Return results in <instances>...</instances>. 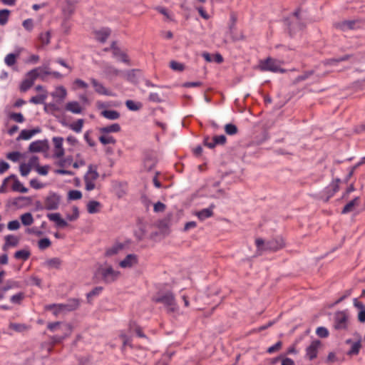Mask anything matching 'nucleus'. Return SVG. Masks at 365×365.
Listing matches in <instances>:
<instances>
[{
	"label": "nucleus",
	"instance_id": "nucleus-1",
	"mask_svg": "<svg viewBox=\"0 0 365 365\" xmlns=\"http://www.w3.org/2000/svg\"><path fill=\"white\" fill-rule=\"evenodd\" d=\"M255 245L257 247V252L262 253L266 251H277L284 247V242L283 239L279 237L268 241H264L262 239L258 238L255 240Z\"/></svg>",
	"mask_w": 365,
	"mask_h": 365
},
{
	"label": "nucleus",
	"instance_id": "nucleus-2",
	"mask_svg": "<svg viewBox=\"0 0 365 365\" xmlns=\"http://www.w3.org/2000/svg\"><path fill=\"white\" fill-rule=\"evenodd\" d=\"M98 178V166L96 165L90 164L88 167L87 172L83 176L85 189L87 191L93 190L96 187V180Z\"/></svg>",
	"mask_w": 365,
	"mask_h": 365
},
{
	"label": "nucleus",
	"instance_id": "nucleus-3",
	"mask_svg": "<svg viewBox=\"0 0 365 365\" xmlns=\"http://www.w3.org/2000/svg\"><path fill=\"white\" fill-rule=\"evenodd\" d=\"M282 61L268 57L261 60L259 63V68L262 71H270L273 73H284L285 69L282 68Z\"/></svg>",
	"mask_w": 365,
	"mask_h": 365
},
{
	"label": "nucleus",
	"instance_id": "nucleus-4",
	"mask_svg": "<svg viewBox=\"0 0 365 365\" xmlns=\"http://www.w3.org/2000/svg\"><path fill=\"white\" fill-rule=\"evenodd\" d=\"M154 301L158 303L163 304L168 312L174 313L178 310V306L171 292H167L162 296L156 297L154 298Z\"/></svg>",
	"mask_w": 365,
	"mask_h": 365
},
{
	"label": "nucleus",
	"instance_id": "nucleus-5",
	"mask_svg": "<svg viewBox=\"0 0 365 365\" xmlns=\"http://www.w3.org/2000/svg\"><path fill=\"white\" fill-rule=\"evenodd\" d=\"M101 274L106 283H112L117 280L121 274L119 271L115 270L111 266H108L101 269Z\"/></svg>",
	"mask_w": 365,
	"mask_h": 365
},
{
	"label": "nucleus",
	"instance_id": "nucleus-6",
	"mask_svg": "<svg viewBox=\"0 0 365 365\" xmlns=\"http://www.w3.org/2000/svg\"><path fill=\"white\" fill-rule=\"evenodd\" d=\"M339 182H340L339 179H336L335 180L332 181L322 191V198L325 202H327L339 190Z\"/></svg>",
	"mask_w": 365,
	"mask_h": 365
},
{
	"label": "nucleus",
	"instance_id": "nucleus-7",
	"mask_svg": "<svg viewBox=\"0 0 365 365\" xmlns=\"http://www.w3.org/2000/svg\"><path fill=\"white\" fill-rule=\"evenodd\" d=\"M349 316L345 311L338 312L334 317V327L336 329H345L348 326Z\"/></svg>",
	"mask_w": 365,
	"mask_h": 365
},
{
	"label": "nucleus",
	"instance_id": "nucleus-8",
	"mask_svg": "<svg viewBox=\"0 0 365 365\" xmlns=\"http://www.w3.org/2000/svg\"><path fill=\"white\" fill-rule=\"evenodd\" d=\"M110 49L112 50L113 56L118 61L123 62L128 65H130V61L128 56L127 55L126 53H125L116 46L115 42L112 43Z\"/></svg>",
	"mask_w": 365,
	"mask_h": 365
},
{
	"label": "nucleus",
	"instance_id": "nucleus-9",
	"mask_svg": "<svg viewBox=\"0 0 365 365\" xmlns=\"http://www.w3.org/2000/svg\"><path fill=\"white\" fill-rule=\"evenodd\" d=\"M138 263V256L135 254H129L119 262V267L123 269L132 268Z\"/></svg>",
	"mask_w": 365,
	"mask_h": 365
},
{
	"label": "nucleus",
	"instance_id": "nucleus-10",
	"mask_svg": "<svg viewBox=\"0 0 365 365\" xmlns=\"http://www.w3.org/2000/svg\"><path fill=\"white\" fill-rule=\"evenodd\" d=\"M321 346V342L319 340L312 341L310 345L306 349V357L312 361L317 357L318 350Z\"/></svg>",
	"mask_w": 365,
	"mask_h": 365
},
{
	"label": "nucleus",
	"instance_id": "nucleus-11",
	"mask_svg": "<svg viewBox=\"0 0 365 365\" xmlns=\"http://www.w3.org/2000/svg\"><path fill=\"white\" fill-rule=\"evenodd\" d=\"M54 145V156L57 158H60L64 155V149L63 148V139L61 137H54L52 139Z\"/></svg>",
	"mask_w": 365,
	"mask_h": 365
},
{
	"label": "nucleus",
	"instance_id": "nucleus-12",
	"mask_svg": "<svg viewBox=\"0 0 365 365\" xmlns=\"http://www.w3.org/2000/svg\"><path fill=\"white\" fill-rule=\"evenodd\" d=\"M91 82L95 88V91L100 95L103 96H113L111 91L107 89L101 83L98 82L95 78H91Z\"/></svg>",
	"mask_w": 365,
	"mask_h": 365
},
{
	"label": "nucleus",
	"instance_id": "nucleus-13",
	"mask_svg": "<svg viewBox=\"0 0 365 365\" xmlns=\"http://www.w3.org/2000/svg\"><path fill=\"white\" fill-rule=\"evenodd\" d=\"M103 73L108 78H113L118 76H122L123 71L118 70L115 67L108 63H106L103 66Z\"/></svg>",
	"mask_w": 365,
	"mask_h": 365
},
{
	"label": "nucleus",
	"instance_id": "nucleus-14",
	"mask_svg": "<svg viewBox=\"0 0 365 365\" xmlns=\"http://www.w3.org/2000/svg\"><path fill=\"white\" fill-rule=\"evenodd\" d=\"M110 30L108 28H102L93 32L94 38L101 42L104 43L110 34Z\"/></svg>",
	"mask_w": 365,
	"mask_h": 365
},
{
	"label": "nucleus",
	"instance_id": "nucleus-15",
	"mask_svg": "<svg viewBox=\"0 0 365 365\" xmlns=\"http://www.w3.org/2000/svg\"><path fill=\"white\" fill-rule=\"evenodd\" d=\"M48 145L46 141L36 140L32 142L29 147V150L31 153L41 152L47 148Z\"/></svg>",
	"mask_w": 365,
	"mask_h": 365
},
{
	"label": "nucleus",
	"instance_id": "nucleus-16",
	"mask_svg": "<svg viewBox=\"0 0 365 365\" xmlns=\"http://www.w3.org/2000/svg\"><path fill=\"white\" fill-rule=\"evenodd\" d=\"M37 68L41 69V71H39V73H40L39 78L43 81L45 80V77L47 75H52L53 77H55L56 78H61L63 76L58 71H51L48 66H40V67H37Z\"/></svg>",
	"mask_w": 365,
	"mask_h": 365
},
{
	"label": "nucleus",
	"instance_id": "nucleus-17",
	"mask_svg": "<svg viewBox=\"0 0 365 365\" xmlns=\"http://www.w3.org/2000/svg\"><path fill=\"white\" fill-rule=\"evenodd\" d=\"M65 110L73 114H80L83 111V108L77 101H69L66 104Z\"/></svg>",
	"mask_w": 365,
	"mask_h": 365
},
{
	"label": "nucleus",
	"instance_id": "nucleus-18",
	"mask_svg": "<svg viewBox=\"0 0 365 365\" xmlns=\"http://www.w3.org/2000/svg\"><path fill=\"white\" fill-rule=\"evenodd\" d=\"M10 180H13L14 182L12 185V190L15 192H19L21 193H26L28 192V189L24 186V185L17 179L15 175H11L9 176Z\"/></svg>",
	"mask_w": 365,
	"mask_h": 365
},
{
	"label": "nucleus",
	"instance_id": "nucleus-19",
	"mask_svg": "<svg viewBox=\"0 0 365 365\" xmlns=\"http://www.w3.org/2000/svg\"><path fill=\"white\" fill-rule=\"evenodd\" d=\"M120 130L121 128L118 123H113L111 125L100 128L99 132L101 134L110 135V133H118L120 131Z\"/></svg>",
	"mask_w": 365,
	"mask_h": 365
},
{
	"label": "nucleus",
	"instance_id": "nucleus-20",
	"mask_svg": "<svg viewBox=\"0 0 365 365\" xmlns=\"http://www.w3.org/2000/svg\"><path fill=\"white\" fill-rule=\"evenodd\" d=\"M41 132V130L39 128H34L32 130H22L17 138V140H29L31 139L34 135L38 133Z\"/></svg>",
	"mask_w": 365,
	"mask_h": 365
},
{
	"label": "nucleus",
	"instance_id": "nucleus-21",
	"mask_svg": "<svg viewBox=\"0 0 365 365\" xmlns=\"http://www.w3.org/2000/svg\"><path fill=\"white\" fill-rule=\"evenodd\" d=\"M48 218L56 223V226L64 227L68 225L67 222L61 217L59 213H50L47 215Z\"/></svg>",
	"mask_w": 365,
	"mask_h": 365
},
{
	"label": "nucleus",
	"instance_id": "nucleus-22",
	"mask_svg": "<svg viewBox=\"0 0 365 365\" xmlns=\"http://www.w3.org/2000/svg\"><path fill=\"white\" fill-rule=\"evenodd\" d=\"M215 206L211 205L208 208L202 209V210L197 212L196 215L200 220L203 221L207 218H209L213 215V209Z\"/></svg>",
	"mask_w": 365,
	"mask_h": 365
},
{
	"label": "nucleus",
	"instance_id": "nucleus-23",
	"mask_svg": "<svg viewBox=\"0 0 365 365\" xmlns=\"http://www.w3.org/2000/svg\"><path fill=\"white\" fill-rule=\"evenodd\" d=\"M4 240L5 243L3 246L4 250H6L9 247H16L19 242V239L13 235H8L5 236Z\"/></svg>",
	"mask_w": 365,
	"mask_h": 365
},
{
	"label": "nucleus",
	"instance_id": "nucleus-24",
	"mask_svg": "<svg viewBox=\"0 0 365 365\" xmlns=\"http://www.w3.org/2000/svg\"><path fill=\"white\" fill-rule=\"evenodd\" d=\"M59 200L56 195L49 196L45 201V207L47 210H56L58 208Z\"/></svg>",
	"mask_w": 365,
	"mask_h": 365
},
{
	"label": "nucleus",
	"instance_id": "nucleus-25",
	"mask_svg": "<svg viewBox=\"0 0 365 365\" xmlns=\"http://www.w3.org/2000/svg\"><path fill=\"white\" fill-rule=\"evenodd\" d=\"M101 115L111 120H117L120 116L119 112L113 110H103L101 112Z\"/></svg>",
	"mask_w": 365,
	"mask_h": 365
},
{
	"label": "nucleus",
	"instance_id": "nucleus-26",
	"mask_svg": "<svg viewBox=\"0 0 365 365\" xmlns=\"http://www.w3.org/2000/svg\"><path fill=\"white\" fill-rule=\"evenodd\" d=\"M48 309H55L54 314H57L58 312H71L70 310V307H68V304L66 302L65 304H53L51 305H49L48 307Z\"/></svg>",
	"mask_w": 365,
	"mask_h": 365
},
{
	"label": "nucleus",
	"instance_id": "nucleus-27",
	"mask_svg": "<svg viewBox=\"0 0 365 365\" xmlns=\"http://www.w3.org/2000/svg\"><path fill=\"white\" fill-rule=\"evenodd\" d=\"M123 249V244H115L113 245L112 247L107 249L106 252V255L108 257H111L115 255L118 254Z\"/></svg>",
	"mask_w": 365,
	"mask_h": 365
},
{
	"label": "nucleus",
	"instance_id": "nucleus-28",
	"mask_svg": "<svg viewBox=\"0 0 365 365\" xmlns=\"http://www.w3.org/2000/svg\"><path fill=\"white\" fill-rule=\"evenodd\" d=\"M101 203L98 201H90L87 205V210L91 214L97 213L100 211Z\"/></svg>",
	"mask_w": 365,
	"mask_h": 365
},
{
	"label": "nucleus",
	"instance_id": "nucleus-29",
	"mask_svg": "<svg viewBox=\"0 0 365 365\" xmlns=\"http://www.w3.org/2000/svg\"><path fill=\"white\" fill-rule=\"evenodd\" d=\"M99 141L104 145L108 144L114 145L116 143V140L114 137L107 134H101L99 137Z\"/></svg>",
	"mask_w": 365,
	"mask_h": 365
},
{
	"label": "nucleus",
	"instance_id": "nucleus-30",
	"mask_svg": "<svg viewBox=\"0 0 365 365\" xmlns=\"http://www.w3.org/2000/svg\"><path fill=\"white\" fill-rule=\"evenodd\" d=\"M52 96L54 98H58L60 100L63 101L66 98L67 96V91L66 88L63 86H58L56 88L54 93H53Z\"/></svg>",
	"mask_w": 365,
	"mask_h": 365
},
{
	"label": "nucleus",
	"instance_id": "nucleus-31",
	"mask_svg": "<svg viewBox=\"0 0 365 365\" xmlns=\"http://www.w3.org/2000/svg\"><path fill=\"white\" fill-rule=\"evenodd\" d=\"M45 264L48 268L59 269L61 265V260L58 257L51 258L46 261Z\"/></svg>",
	"mask_w": 365,
	"mask_h": 365
},
{
	"label": "nucleus",
	"instance_id": "nucleus-32",
	"mask_svg": "<svg viewBox=\"0 0 365 365\" xmlns=\"http://www.w3.org/2000/svg\"><path fill=\"white\" fill-rule=\"evenodd\" d=\"M21 223L25 226H29L34 222V217L30 212H26L20 217Z\"/></svg>",
	"mask_w": 365,
	"mask_h": 365
},
{
	"label": "nucleus",
	"instance_id": "nucleus-33",
	"mask_svg": "<svg viewBox=\"0 0 365 365\" xmlns=\"http://www.w3.org/2000/svg\"><path fill=\"white\" fill-rule=\"evenodd\" d=\"M47 98V93L46 91H45L43 93L33 96L30 100L29 102L31 103L34 104H42L44 103L45 100Z\"/></svg>",
	"mask_w": 365,
	"mask_h": 365
},
{
	"label": "nucleus",
	"instance_id": "nucleus-34",
	"mask_svg": "<svg viewBox=\"0 0 365 365\" xmlns=\"http://www.w3.org/2000/svg\"><path fill=\"white\" fill-rule=\"evenodd\" d=\"M359 202V198L356 197L354 200H351L349 202H348L343 208L341 213L342 214H346L348 212H350L353 210L354 207L356 205H357Z\"/></svg>",
	"mask_w": 365,
	"mask_h": 365
},
{
	"label": "nucleus",
	"instance_id": "nucleus-35",
	"mask_svg": "<svg viewBox=\"0 0 365 365\" xmlns=\"http://www.w3.org/2000/svg\"><path fill=\"white\" fill-rule=\"evenodd\" d=\"M125 106L129 110H133V111H137V110H140L142 107L141 103L135 102L132 100L126 101Z\"/></svg>",
	"mask_w": 365,
	"mask_h": 365
},
{
	"label": "nucleus",
	"instance_id": "nucleus-36",
	"mask_svg": "<svg viewBox=\"0 0 365 365\" xmlns=\"http://www.w3.org/2000/svg\"><path fill=\"white\" fill-rule=\"evenodd\" d=\"M19 53L14 54V53H9L4 58L5 63L9 66H12L16 63V58L19 56Z\"/></svg>",
	"mask_w": 365,
	"mask_h": 365
},
{
	"label": "nucleus",
	"instance_id": "nucleus-37",
	"mask_svg": "<svg viewBox=\"0 0 365 365\" xmlns=\"http://www.w3.org/2000/svg\"><path fill=\"white\" fill-rule=\"evenodd\" d=\"M84 120L78 119L77 121L71 124L70 128L76 133H81L83 126Z\"/></svg>",
	"mask_w": 365,
	"mask_h": 365
},
{
	"label": "nucleus",
	"instance_id": "nucleus-38",
	"mask_svg": "<svg viewBox=\"0 0 365 365\" xmlns=\"http://www.w3.org/2000/svg\"><path fill=\"white\" fill-rule=\"evenodd\" d=\"M10 15V11L8 9L0 10V25H5Z\"/></svg>",
	"mask_w": 365,
	"mask_h": 365
},
{
	"label": "nucleus",
	"instance_id": "nucleus-39",
	"mask_svg": "<svg viewBox=\"0 0 365 365\" xmlns=\"http://www.w3.org/2000/svg\"><path fill=\"white\" fill-rule=\"evenodd\" d=\"M30 256V252L27 250H21L15 252L14 257L17 259L26 260Z\"/></svg>",
	"mask_w": 365,
	"mask_h": 365
},
{
	"label": "nucleus",
	"instance_id": "nucleus-40",
	"mask_svg": "<svg viewBox=\"0 0 365 365\" xmlns=\"http://www.w3.org/2000/svg\"><path fill=\"white\" fill-rule=\"evenodd\" d=\"M39 71H41L40 68H35L32 70H31L30 71H29L27 73V79L29 80H32V82L34 83V81L39 78V76H40V73H39Z\"/></svg>",
	"mask_w": 365,
	"mask_h": 365
},
{
	"label": "nucleus",
	"instance_id": "nucleus-41",
	"mask_svg": "<svg viewBox=\"0 0 365 365\" xmlns=\"http://www.w3.org/2000/svg\"><path fill=\"white\" fill-rule=\"evenodd\" d=\"M355 24V21H344L338 24V26L342 31H346L349 29H353L354 26Z\"/></svg>",
	"mask_w": 365,
	"mask_h": 365
},
{
	"label": "nucleus",
	"instance_id": "nucleus-42",
	"mask_svg": "<svg viewBox=\"0 0 365 365\" xmlns=\"http://www.w3.org/2000/svg\"><path fill=\"white\" fill-rule=\"evenodd\" d=\"M139 72V70L132 69L126 72L124 77L126 80L130 82H135L136 80V73Z\"/></svg>",
	"mask_w": 365,
	"mask_h": 365
},
{
	"label": "nucleus",
	"instance_id": "nucleus-43",
	"mask_svg": "<svg viewBox=\"0 0 365 365\" xmlns=\"http://www.w3.org/2000/svg\"><path fill=\"white\" fill-rule=\"evenodd\" d=\"M51 34L49 31L41 33L39 35V41L43 46L48 45L50 43Z\"/></svg>",
	"mask_w": 365,
	"mask_h": 365
},
{
	"label": "nucleus",
	"instance_id": "nucleus-44",
	"mask_svg": "<svg viewBox=\"0 0 365 365\" xmlns=\"http://www.w3.org/2000/svg\"><path fill=\"white\" fill-rule=\"evenodd\" d=\"M237 128L235 125L232 123H228L225 126V131L227 135H235L237 133Z\"/></svg>",
	"mask_w": 365,
	"mask_h": 365
},
{
	"label": "nucleus",
	"instance_id": "nucleus-45",
	"mask_svg": "<svg viewBox=\"0 0 365 365\" xmlns=\"http://www.w3.org/2000/svg\"><path fill=\"white\" fill-rule=\"evenodd\" d=\"M51 245V242L48 238L41 239L38 242V248L42 250L47 249Z\"/></svg>",
	"mask_w": 365,
	"mask_h": 365
},
{
	"label": "nucleus",
	"instance_id": "nucleus-46",
	"mask_svg": "<svg viewBox=\"0 0 365 365\" xmlns=\"http://www.w3.org/2000/svg\"><path fill=\"white\" fill-rule=\"evenodd\" d=\"M82 197V193L79 190H73L68 192V198L72 200H79Z\"/></svg>",
	"mask_w": 365,
	"mask_h": 365
},
{
	"label": "nucleus",
	"instance_id": "nucleus-47",
	"mask_svg": "<svg viewBox=\"0 0 365 365\" xmlns=\"http://www.w3.org/2000/svg\"><path fill=\"white\" fill-rule=\"evenodd\" d=\"M360 348H361V342L359 341L354 342L351 345V349L349 351V354H350V355L358 354L359 352Z\"/></svg>",
	"mask_w": 365,
	"mask_h": 365
},
{
	"label": "nucleus",
	"instance_id": "nucleus-48",
	"mask_svg": "<svg viewBox=\"0 0 365 365\" xmlns=\"http://www.w3.org/2000/svg\"><path fill=\"white\" fill-rule=\"evenodd\" d=\"M33 85L34 83L32 82V80H29L26 78L24 81H22L20 86V89L21 91L25 92L27 90H29Z\"/></svg>",
	"mask_w": 365,
	"mask_h": 365
},
{
	"label": "nucleus",
	"instance_id": "nucleus-49",
	"mask_svg": "<svg viewBox=\"0 0 365 365\" xmlns=\"http://www.w3.org/2000/svg\"><path fill=\"white\" fill-rule=\"evenodd\" d=\"M21 156V154L19 153V152H11V153H9L7 155H6V158L7 159L13 161V162H17L19 160Z\"/></svg>",
	"mask_w": 365,
	"mask_h": 365
},
{
	"label": "nucleus",
	"instance_id": "nucleus-50",
	"mask_svg": "<svg viewBox=\"0 0 365 365\" xmlns=\"http://www.w3.org/2000/svg\"><path fill=\"white\" fill-rule=\"evenodd\" d=\"M316 334L319 337L326 338L329 336V331L325 327H319L317 329Z\"/></svg>",
	"mask_w": 365,
	"mask_h": 365
},
{
	"label": "nucleus",
	"instance_id": "nucleus-51",
	"mask_svg": "<svg viewBox=\"0 0 365 365\" xmlns=\"http://www.w3.org/2000/svg\"><path fill=\"white\" fill-rule=\"evenodd\" d=\"M10 118L17 123H23L25 120L24 115L20 113H12Z\"/></svg>",
	"mask_w": 365,
	"mask_h": 365
},
{
	"label": "nucleus",
	"instance_id": "nucleus-52",
	"mask_svg": "<svg viewBox=\"0 0 365 365\" xmlns=\"http://www.w3.org/2000/svg\"><path fill=\"white\" fill-rule=\"evenodd\" d=\"M31 170V168L26 163H23L20 165V173L22 176H26L29 175Z\"/></svg>",
	"mask_w": 365,
	"mask_h": 365
},
{
	"label": "nucleus",
	"instance_id": "nucleus-53",
	"mask_svg": "<svg viewBox=\"0 0 365 365\" xmlns=\"http://www.w3.org/2000/svg\"><path fill=\"white\" fill-rule=\"evenodd\" d=\"M67 303L68 304V307H70V310L73 311L76 310L79 307V301L77 299H71L68 300Z\"/></svg>",
	"mask_w": 365,
	"mask_h": 365
},
{
	"label": "nucleus",
	"instance_id": "nucleus-54",
	"mask_svg": "<svg viewBox=\"0 0 365 365\" xmlns=\"http://www.w3.org/2000/svg\"><path fill=\"white\" fill-rule=\"evenodd\" d=\"M22 25L26 30L31 31L34 28L33 20L31 19H27L23 21Z\"/></svg>",
	"mask_w": 365,
	"mask_h": 365
},
{
	"label": "nucleus",
	"instance_id": "nucleus-55",
	"mask_svg": "<svg viewBox=\"0 0 365 365\" xmlns=\"http://www.w3.org/2000/svg\"><path fill=\"white\" fill-rule=\"evenodd\" d=\"M86 165V162L85 160L81 158V155L80 154H77L76 155V160L75 163H73V167L74 168H78L79 167L81 166H83Z\"/></svg>",
	"mask_w": 365,
	"mask_h": 365
},
{
	"label": "nucleus",
	"instance_id": "nucleus-56",
	"mask_svg": "<svg viewBox=\"0 0 365 365\" xmlns=\"http://www.w3.org/2000/svg\"><path fill=\"white\" fill-rule=\"evenodd\" d=\"M102 290L103 287H95L92 291L87 294V297L88 299H91L93 297L98 295L102 292Z\"/></svg>",
	"mask_w": 365,
	"mask_h": 365
},
{
	"label": "nucleus",
	"instance_id": "nucleus-57",
	"mask_svg": "<svg viewBox=\"0 0 365 365\" xmlns=\"http://www.w3.org/2000/svg\"><path fill=\"white\" fill-rule=\"evenodd\" d=\"M282 341H279L273 346H270L267 349V353L272 354L278 350H279L282 348Z\"/></svg>",
	"mask_w": 365,
	"mask_h": 365
},
{
	"label": "nucleus",
	"instance_id": "nucleus-58",
	"mask_svg": "<svg viewBox=\"0 0 365 365\" xmlns=\"http://www.w3.org/2000/svg\"><path fill=\"white\" fill-rule=\"evenodd\" d=\"M20 227V223L18 220L10 221L7 225V228L9 230H16Z\"/></svg>",
	"mask_w": 365,
	"mask_h": 365
},
{
	"label": "nucleus",
	"instance_id": "nucleus-59",
	"mask_svg": "<svg viewBox=\"0 0 365 365\" xmlns=\"http://www.w3.org/2000/svg\"><path fill=\"white\" fill-rule=\"evenodd\" d=\"M216 145H224L226 142V137L224 135H215L212 138Z\"/></svg>",
	"mask_w": 365,
	"mask_h": 365
},
{
	"label": "nucleus",
	"instance_id": "nucleus-60",
	"mask_svg": "<svg viewBox=\"0 0 365 365\" xmlns=\"http://www.w3.org/2000/svg\"><path fill=\"white\" fill-rule=\"evenodd\" d=\"M26 232L28 234H33L36 236H41L43 235V232L41 231L38 227H36L28 228V229H26Z\"/></svg>",
	"mask_w": 365,
	"mask_h": 365
},
{
	"label": "nucleus",
	"instance_id": "nucleus-61",
	"mask_svg": "<svg viewBox=\"0 0 365 365\" xmlns=\"http://www.w3.org/2000/svg\"><path fill=\"white\" fill-rule=\"evenodd\" d=\"M165 207H166L165 204L160 202H158L154 205L153 210L155 212H162L165 211Z\"/></svg>",
	"mask_w": 365,
	"mask_h": 365
},
{
	"label": "nucleus",
	"instance_id": "nucleus-62",
	"mask_svg": "<svg viewBox=\"0 0 365 365\" xmlns=\"http://www.w3.org/2000/svg\"><path fill=\"white\" fill-rule=\"evenodd\" d=\"M24 295L22 293H18L16 294L13 295L11 297V302L14 304H19L21 301L23 299Z\"/></svg>",
	"mask_w": 365,
	"mask_h": 365
},
{
	"label": "nucleus",
	"instance_id": "nucleus-63",
	"mask_svg": "<svg viewBox=\"0 0 365 365\" xmlns=\"http://www.w3.org/2000/svg\"><path fill=\"white\" fill-rule=\"evenodd\" d=\"M204 144L209 148H213L217 145L214 140L212 138L210 139L208 137L204 139Z\"/></svg>",
	"mask_w": 365,
	"mask_h": 365
},
{
	"label": "nucleus",
	"instance_id": "nucleus-64",
	"mask_svg": "<svg viewBox=\"0 0 365 365\" xmlns=\"http://www.w3.org/2000/svg\"><path fill=\"white\" fill-rule=\"evenodd\" d=\"M170 67L172 69L175 71H182L184 68V66L182 64L178 63L176 61H171L170 62Z\"/></svg>",
	"mask_w": 365,
	"mask_h": 365
}]
</instances>
